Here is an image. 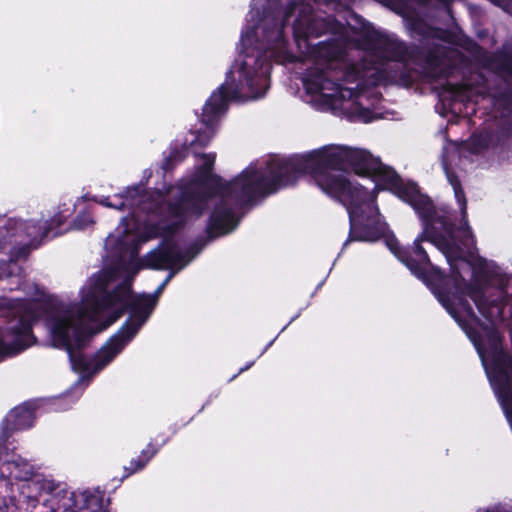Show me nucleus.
Wrapping results in <instances>:
<instances>
[{"label":"nucleus","instance_id":"38","mask_svg":"<svg viewBox=\"0 0 512 512\" xmlns=\"http://www.w3.org/2000/svg\"><path fill=\"white\" fill-rule=\"evenodd\" d=\"M170 270H171V271H170V273L167 275V277L165 278V280L162 282V284H163L164 286H166V285H167V283H168V282L171 280V278L174 276V273H175V272H174L172 269H170Z\"/></svg>","mask_w":512,"mask_h":512},{"label":"nucleus","instance_id":"1","mask_svg":"<svg viewBox=\"0 0 512 512\" xmlns=\"http://www.w3.org/2000/svg\"><path fill=\"white\" fill-rule=\"evenodd\" d=\"M321 182L330 192V196L341 202L348 212L350 228L343 249L353 241L376 242L383 238L391 253L426 285L435 284L443 278L441 269L429 257L426 262L422 261L421 256L416 257L410 253L414 242L411 246L401 245L395 234L388 229V225L378 219L375 191L370 192L358 183L353 184L342 179L324 178Z\"/></svg>","mask_w":512,"mask_h":512},{"label":"nucleus","instance_id":"42","mask_svg":"<svg viewBox=\"0 0 512 512\" xmlns=\"http://www.w3.org/2000/svg\"><path fill=\"white\" fill-rule=\"evenodd\" d=\"M173 189V185H168V187L165 189V194H170Z\"/></svg>","mask_w":512,"mask_h":512},{"label":"nucleus","instance_id":"10","mask_svg":"<svg viewBox=\"0 0 512 512\" xmlns=\"http://www.w3.org/2000/svg\"><path fill=\"white\" fill-rule=\"evenodd\" d=\"M167 215L174 221L152 226L155 237H162L161 243L171 244L177 247L174 240L175 234L183 229L190 216L200 217L207 208V195L192 184H184L178 187V193L172 199L165 202Z\"/></svg>","mask_w":512,"mask_h":512},{"label":"nucleus","instance_id":"29","mask_svg":"<svg viewBox=\"0 0 512 512\" xmlns=\"http://www.w3.org/2000/svg\"><path fill=\"white\" fill-rule=\"evenodd\" d=\"M93 216L90 211L83 210L79 212L73 219V226L76 229H85L89 225L93 224Z\"/></svg>","mask_w":512,"mask_h":512},{"label":"nucleus","instance_id":"35","mask_svg":"<svg viewBox=\"0 0 512 512\" xmlns=\"http://www.w3.org/2000/svg\"><path fill=\"white\" fill-rule=\"evenodd\" d=\"M480 277L483 279L485 284H492L491 275L488 272H483Z\"/></svg>","mask_w":512,"mask_h":512},{"label":"nucleus","instance_id":"25","mask_svg":"<svg viewBox=\"0 0 512 512\" xmlns=\"http://www.w3.org/2000/svg\"><path fill=\"white\" fill-rule=\"evenodd\" d=\"M447 177H448V181H449L450 185L453 188L455 198H456L457 202L459 203L461 217L463 220L462 225L457 226V227L458 228H466L467 226L470 227L469 223H468V219H467V200L465 197V192L462 187L461 181H460L459 177L454 173H448Z\"/></svg>","mask_w":512,"mask_h":512},{"label":"nucleus","instance_id":"14","mask_svg":"<svg viewBox=\"0 0 512 512\" xmlns=\"http://www.w3.org/2000/svg\"><path fill=\"white\" fill-rule=\"evenodd\" d=\"M108 282L105 275L91 277L88 290L83 294L80 304L76 308L65 309L60 315L69 312L75 321H94L101 313L115 305L114 288L108 291Z\"/></svg>","mask_w":512,"mask_h":512},{"label":"nucleus","instance_id":"12","mask_svg":"<svg viewBox=\"0 0 512 512\" xmlns=\"http://www.w3.org/2000/svg\"><path fill=\"white\" fill-rule=\"evenodd\" d=\"M283 166L282 158L273 157L265 162L262 167L253 165L248 166L231 181H225L220 175L213 174L212 170L199 167L195 182L191 184L199 188L207 195V201L212 198L228 192L229 190L239 188L244 182H254L258 176H269L272 165Z\"/></svg>","mask_w":512,"mask_h":512},{"label":"nucleus","instance_id":"32","mask_svg":"<svg viewBox=\"0 0 512 512\" xmlns=\"http://www.w3.org/2000/svg\"><path fill=\"white\" fill-rule=\"evenodd\" d=\"M202 157L204 159V162H203V164L200 167L213 171V166H214V162H215V155L214 154H203Z\"/></svg>","mask_w":512,"mask_h":512},{"label":"nucleus","instance_id":"45","mask_svg":"<svg viewBox=\"0 0 512 512\" xmlns=\"http://www.w3.org/2000/svg\"><path fill=\"white\" fill-rule=\"evenodd\" d=\"M239 374L240 373L238 372V373H236V375H233L232 379L236 378V376H239Z\"/></svg>","mask_w":512,"mask_h":512},{"label":"nucleus","instance_id":"24","mask_svg":"<svg viewBox=\"0 0 512 512\" xmlns=\"http://www.w3.org/2000/svg\"><path fill=\"white\" fill-rule=\"evenodd\" d=\"M425 64L427 74L435 81L448 79L450 74L449 68H443L442 58L433 50H430L425 56Z\"/></svg>","mask_w":512,"mask_h":512},{"label":"nucleus","instance_id":"27","mask_svg":"<svg viewBox=\"0 0 512 512\" xmlns=\"http://www.w3.org/2000/svg\"><path fill=\"white\" fill-rule=\"evenodd\" d=\"M123 199L127 202V207L132 209L134 206L140 203L143 195V189L139 185L127 187L122 193H120Z\"/></svg>","mask_w":512,"mask_h":512},{"label":"nucleus","instance_id":"30","mask_svg":"<svg viewBox=\"0 0 512 512\" xmlns=\"http://www.w3.org/2000/svg\"><path fill=\"white\" fill-rule=\"evenodd\" d=\"M114 306H118L115 308L107 317L106 324L103 328L108 327L109 325L116 322L118 319H120L126 312H127V305L123 302H115Z\"/></svg>","mask_w":512,"mask_h":512},{"label":"nucleus","instance_id":"31","mask_svg":"<svg viewBox=\"0 0 512 512\" xmlns=\"http://www.w3.org/2000/svg\"><path fill=\"white\" fill-rule=\"evenodd\" d=\"M113 209L119 210V211H125L126 209H129L127 207V202L123 199L121 194L114 195V199L112 200Z\"/></svg>","mask_w":512,"mask_h":512},{"label":"nucleus","instance_id":"44","mask_svg":"<svg viewBox=\"0 0 512 512\" xmlns=\"http://www.w3.org/2000/svg\"><path fill=\"white\" fill-rule=\"evenodd\" d=\"M19 254H27V247L24 246L22 248L19 249Z\"/></svg>","mask_w":512,"mask_h":512},{"label":"nucleus","instance_id":"41","mask_svg":"<svg viewBox=\"0 0 512 512\" xmlns=\"http://www.w3.org/2000/svg\"><path fill=\"white\" fill-rule=\"evenodd\" d=\"M47 490L52 494L56 490V487H54L53 485H48Z\"/></svg>","mask_w":512,"mask_h":512},{"label":"nucleus","instance_id":"16","mask_svg":"<svg viewBox=\"0 0 512 512\" xmlns=\"http://www.w3.org/2000/svg\"><path fill=\"white\" fill-rule=\"evenodd\" d=\"M292 29L294 41L299 50H302L311 44L310 38H318L324 34H342L344 25L333 15L318 17L311 14L297 17Z\"/></svg>","mask_w":512,"mask_h":512},{"label":"nucleus","instance_id":"39","mask_svg":"<svg viewBox=\"0 0 512 512\" xmlns=\"http://www.w3.org/2000/svg\"><path fill=\"white\" fill-rule=\"evenodd\" d=\"M254 364V362H250L249 364H247L246 366L242 367L239 369V373H242L244 371H246L247 369H249L252 365Z\"/></svg>","mask_w":512,"mask_h":512},{"label":"nucleus","instance_id":"33","mask_svg":"<svg viewBox=\"0 0 512 512\" xmlns=\"http://www.w3.org/2000/svg\"><path fill=\"white\" fill-rule=\"evenodd\" d=\"M99 203L102 205V206H105V207H108V208H113V204H112V200L109 196L107 197H103Z\"/></svg>","mask_w":512,"mask_h":512},{"label":"nucleus","instance_id":"36","mask_svg":"<svg viewBox=\"0 0 512 512\" xmlns=\"http://www.w3.org/2000/svg\"><path fill=\"white\" fill-rule=\"evenodd\" d=\"M492 4L498 6V7H501L503 6L505 3H507L509 0H489Z\"/></svg>","mask_w":512,"mask_h":512},{"label":"nucleus","instance_id":"2","mask_svg":"<svg viewBox=\"0 0 512 512\" xmlns=\"http://www.w3.org/2000/svg\"><path fill=\"white\" fill-rule=\"evenodd\" d=\"M375 189L390 191L409 204L421 220L422 232L414 239V248L410 253L421 256L422 261L427 262L429 255L422 244L430 242L444 254L453 273L460 275L453 262L461 259L462 246L469 248L475 244L471 227L458 228L445 209H437L433 200L421 193L417 183L405 182L392 167L386 171L381 183L375 185Z\"/></svg>","mask_w":512,"mask_h":512},{"label":"nucleus","instance_id":"15","mask_svg":"<svg viewBox=\"0 0 512 512\" xmlns=\"http://www.w3.org/2000/svg\"><path fill=\"white\" fill-rule=\"evenodd\" d=\"M38 321V314L31 307H26L14 324L7 327V335L12 336L8 344L4 342V335L0 333V362L7 356L16 355L36 342L33 334V325Z\"/></svg>","mask_w":512,"mask_h":512},{"label":"nucleus","instance_id":"47","mask_svg":"<svg viewBox=\"0 0 512 512\" xmlns=\"http://www.w3.org/2000/svg\"><path fill=\"white\" fill-rule=\"evenodd\" d=\"M506 416L508 417V415H507V414H506ZM510 417H512V414H511V415H509V418H510Z\"/></svg>","mask_w":512,"mask_h":512},{"label":"nucleus","instance_id":"8","mask_svg":"<svg viewBox=\"0 0 512 512\" xmlns=\"http://www.w3.org/2000/svg\"><path fill=\"white\" fill-rule=\"evenodd\" d=\"M305 54L315 61H323L326 64L325 69H314L309 71L303 79V86L310 95L321 94L325 102L333 107L343 105L345 100L344 91L346 90L340 84L331 81L328 78V71L332 69L334 62L344 57L345 51L339 41L330 38L317 44H309L302 48Z\"/></svg>","mask_w":512,"mask_h":512},{"label":"nucleus","instance_id":"9","mask_svg":"<svg viewBox=\"0 0 512 512\" xmlns=\"http://www.w3.org/2000/svg\"><path fill=\"white\" fill-rule=\"evenodd\" d=\"M464 251L462 250V253ZM466 262L464 256H461V259L455 260L453 263L458 270L459 274L453 273L452 267L450 266L451 275L454 278L455 282H463L464 284V291L461 292L459 295L455 296V299L458 302V305L462 309L463 313L465 314L462 316L458 309L455 307L454 303L449 299L448 296L441 295L440 301L442 302L443 306L446 308L447 312L451 315V317L456 321V323L459 325V327L462 329V331L465 333L469 341L472 343L473 347L475 348L477 354L479 357H483L484 355V345L482 342V338L480 337V334L477 332V326L482 328V331L485 333L486 340L488 342V347L491 348V351L496 352L497 347L501 344V339L498 336V333L493 327L486 326L485 322L482 321L474 312L472 306L466 299L467 290H466V282L463 278L460 269L458 268L457 263Z\"/></svg>","mask_w":512,"mask_h":512},{"label":"nucleus","instance_id":"22","mask_svg":"<svg viewBox=\"0 0 512 512\" xmlns=\"http://www.w3.org/2000/svg\"><path fill=\"white\" fill-rule=\"evenodd\" d=\"M285 21L274 22L269 25L267 22L263 25V38L266 41V48H284L288 41L285 36Z\"/></svg>","mask_w":512,"mask_h":512},{"label":"nucleus","instance_id":"20","mask_svg":"<svg viewBox=\"0 0 512 512\" xmlns=\"http://www.w3.org/2000/svg\"><path fill=\"white\" fill-rule=\"evenodd\" d=\"M13 224L17 229L24 232L28 238L29 246L37 248L39 245H41L42 241L49 236L50 232L54 228V225L59 227L62 224V221L60 218L56 219V217H54L49 221L44 222L34 220H15L13 221Z\"/></svg>","mask_w":512,"mask_h":512},{"label":"nucleus","instance_id":"13","mask_svg":"<svg viewBox=\"0 0 512 512\" xmlns=\"http://www.w3.org/2000/svg\"><path fill=\"white\" fill-rule=\"evenodd\" d=\"M488 65L497 74H505V86L497 89L492 98L495 107L501 113L498 125L499 135L503 138L512 137V52L499 51L488 59Z\"/></svg>","mask_w":512,"mask_h":512},{"label":"nucleus","instance_id":"3","mask_svg":"<svg viewBox=\"0 0 512 512\" xmlns=\"http://www.w3.org/2000/svg\"><path fill=\"white\" fill-rule=\"evenodd\" d=\"M282 164L290 186L295 185L301 176L307 174L329 196L330 192L321 182L322 179L350 181L343 175L331 174L329 170L343 171L349 167L358 176L376 177L381 182L386 171L391 168L367 150L346 146H324L304 154H293L282 158Z\"/></svg>","mask_w":512,"mask_h":512},{"label":"nucleus","instance_id":"26","mask_svg":"<svg viewBox=\"0 0 512 512\" xmlns=\"http://www.w3.org/2000/svg\"><path fill=\"white\" fill-rule=\"evenodd\" d=\"M189 152H191V149L187 144V140L180 146L175 145L171 147L168 156L164 158L162 163L164 172H171L176 165L181 163L188 156Z\"/></svg>","mask_w":512,"mask_h":512},{"label":"nucleus","instance_id":"6","mask_svg":"<svg viewBox=\"0 0 512 512\" xmlns=\"http://www.w3.org/2000/svg\"><path fill=\"white\" fill-rule=\"evenodd\" d=\"M113 296L115 302H123L127 305L129 317L98 350L96 370H102L125 348L148 321L156 307L155 296L145 293L135 295L131 284L127 281H122L114 287Z\"/></svg>","mask_w":512,"mask_h":512},{"label":"nucleus","instance_id":"46","mask_svg":"<svg viewBox=\"0 0 512 512\" xmlns=\"http://www.w3.org/2000/svg\"><path fill=\"white\" fill-rule=\"evenodd\" d=\"M239 374L240 373L238 372V373H236V375H233L232 379L236 378V376H239Z\"/></svg>","mask_w":512,"mask_h":512},{"label":"nucleus","instance_id":"11","mask_svg":"<svg viewBox=\"0 0 512 512\" xmlns=\"http://www.w3.org/2000/svg\"><path fill=\"white\" fill-rule=\"evenodd\" d=\"M354 32L357 33L355 30ZM358 33L367 45L378 47L386 53L391 60L399 63L401 69L398 78L404 85L409 86L413 83V77L407 68V62L417 58L421 52L420 47L416 45L409 47L405 42L376 30L374 26L367 21L362 23Z\"/></svg>","mask_w":512,"mask_h":512},{"label":"nucleus","instance_id":"28","mask_svg":"<svg viewBox=\"0 0 512 512\" xmlns=\"http://www.w3.org/2000/svg\"><path fill=\"white\" fill-rule=\"evenodd\" d=\"M352 115L355 116L358 120L363 123H371L374 120L380 118L378 115L374 113L370 108L364 107L359 103L353 104Z\"/></svg>","mask_w":512,"mask_h":512},{"label":"nucleus","instance_id":"17","mask_svg":"<svg viewBox=\"0 0 512 512\" xmlns=\"http://www.w3.org/2000/svg\"><path fill=\"white\" fill-rule=\"evenodd\" d=\"M63 493L64 497L69 495L67 501L63 503L68 512H110V498H105V491L99 487L95 489H86L83 491H71L61 489L56 495Z\"/></svg>","mask_w":512,"mask_h":512},{"label":"nucleus","instance_id":"7","mask_svg":"<svg viewBox=\"0 0 512 512\" xmlns=\"http://www.w3.org/2000/svg\"><path fill=\"white\" fill-rule=\"evenodd\" d=\"M48 321L53 344L67 352L72 369L81 374L98 372L99 370L95 369L98 351L92 358H87L83 353L95 331L83 322L75 321L69 312L65 315L51 316Z\"/></svg>","mask_w":512,"mask_h":512},{"label":"nucleus","instance_id":"4","mask_svg":"<svg viewBox=\"0 0 512 512\" xmlns=\"http://www.w3.org/2000/svg\"><path fill=\"white\" fill-rule=\"evenodd\" d=\"M270 68L266 54L257 50L255 54L253 52L245 54L237 70V80L233 78L232 70L226 73L225 82L210 95L202 109L201 122L206 129L191 132L194 138L187 141L193 154L196 155L198 149H203L210 143L213 137L212 129L220 115L227 111L230 98H238L242 95L258 98L264 95Z\"/></svg>","mask_w":512,"mask_h":512},{"label":"nucleus","instance_id":"43","mask_svg":"<svg viewBox=\"0 0 512 512\" xmlns=\"http://www.w3.org/2000/svg\"><path fill=\"white\" fill-rule=\"evenodd\" d=\"M446 86H447V87H446V89H447V90L452 91V90L454 89V85H453V84H451V83H449L448 81H447V83H446Z\"/></svg>","mask_w":512,"mask_h":512},{"label":"nucleus","instance_id":"34","mask_svg":"<svg viewBox=\"0 0 512 512\" xmlns=\"http://www.w3.org/2000/svg\"><path fill=\"white\" fill-rule=\"evenodd\" d=\"M0 512H9V505L5 498H0Z\"/></svg>","mask_w":512,"mask_h":512},{"label":"nucleus","instance_id":"5","mask_svg":"<svg viewBox=\"0 0 512 512\" xmlns=\"http://www.w3.org/2000/svg\"><path fill=\"white\" fill-rule=\"evenodd\" d=\"M287 187L290 185L282 166L273 164L269 176H258L254 182H244L239 188L219 195V200L215 203L207 220V238L214 240L230 234L240 223L238 210L251 206L256 200Z\"/></svg>","mask_w":512,"mask_h":512},{"label":"nucleus","instance_id":"40","mask_svg":"<svg viewBox=\"0 0 512 512\" xmlns=\"http://www.w3.org/2000/svg\"><path fill=\"white\" fill-rule=\"evenodd\" d=\"M199 250H200V247H196V245H194L193 247L189 248L188 253L193 251V253L196 254V253H198Z\"/></svg>","mask_w":512,"mask_h":512},{"label":"nucleus","instance_id":"37","mask_svg":"<svg viewBox=\"0 0 512 512\" xmlns=\"http://www.w3.org/2000/svg\"><path fill=\"white\" fill-rule=\"evenodd\" d=\"M164 285L161 283V285L156 289V291L154 292V294H152L151 296H155L156 297V300L158 299L159 295L162 293L163 289H164Z\"/></svg>","mask_w":512,"mask_h":512},{"label":"nucleus","instance_id":"18","mask_svg":"<svg viewBox=\"0 0 512 512\" xmlns=\"http://www.w3.org/2000/svg\"><path fill=\"white\" fill-rule=\"evenodd\" d=\"M36 406L31 402H24L13 408L1 424L0 440L6 442L13 432L31 428L36 419Z\"/></svg>","mask_w":512,"mask_h":512},{"label":"nucleus","instance_id":"19","mask_svg":"<svg viewBox=\"0 0 512 512\" xmlns=\"http://www.w3.org/2000/svg\"><path fill=\"white\" fill-rule=\"evenodd\" d=\"M184 255L177 250L176 246L166 243H160V245L150 251L143 259L145 268L153 270H164L173 269L177 264H180L182 268L185 263Z\"/></svg>","mask_w":512,"mask_h":512},{"label":"nucleus","instance_id":"21","mask_svg":"<svg viewBox=\"0 0 512 512\" xmlns=\"http://www.w3.org/2000/svg\"><path fill=\"white\" fill-rule=\"evenodd\" d=\"M167 441V437H163L160 443L157 439L151 440L147 444L146 448L141 451L140 455L137 458L132 459L129 466L124 467V474L121 481L144 469L148 462L157 454L160 447L166 444Z\"/></svg>","mask_w":512,"mask_h":512},{"label":"nucleus","instance_id":"23","mask_svg":"<svg viewBox=\"0 0 512 512\" xmlns=\"http://www.w3.org/2000/svg\"><path fill=\"white\" fill-rule=\"evenodd\" d=\"M411 30L423 39L446 40L447 30L431 26L423 19H414L411 22Z\"/></svg>","mask_w":512,"mask_h":512}]
</instances>
